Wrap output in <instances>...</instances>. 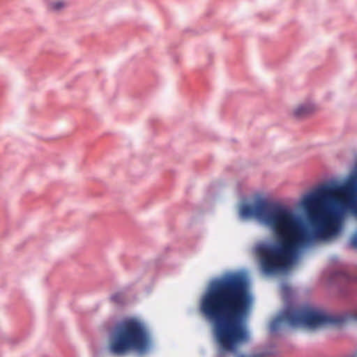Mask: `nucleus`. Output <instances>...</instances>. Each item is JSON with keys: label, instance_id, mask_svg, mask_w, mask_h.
<instances>
[{"label": "nucleus", "instance_id": "obj_6", "mask_svg": "<svg viewBox=\"0 0 357 357\" xmlns=\"http://www.w3.org/2000/svg\"><path fill=\"white\" fill-rule=\"evenodd\" d=\"M350 245L352 248L357 250V231H355L350 238Z\"/></svg>", "mask_w": 357, "mask_h": 357}, {"label": "nucleus", "instance_id": "obj_5", "mask_svg": "<svg viewBox=\"0 0 357 357\" xmlns=\"http://www.w3.org/2000/svg\"><path fill=\"white\" fill-rule=\"evenodd\" d=\"M66 3L62 1L58 0L50 3V8L52 10L58 11L64 8Z\"/></svg>", "mask_w": 357, "mask_h": 357}, {"label": "nucleus", "instance_id": "obj_1", "mask_svg": "<svg viewBox=\"0 0 357 357\" xmlns=\"http://www.w3.org/2000/svg\"><path fill=\"white\" fill-rule=\"evenodd\" d=\"M250 303L248 283L240 273H229L212 281L202 296V313L213 322V335L221 354H236L249 342L243 323Z\"/></svg>", "mask_w": 357, "mask_h": 357}, {"label": "nucleus", "instance_id": "obj_8", "mask_svg": "<svg viewBox=\"0 0 357 357\" xmlns=\"http://www.w3.org/2000/svg\"><path fill=\"white\" fill-rule=\"evenodd\" d=\"M112 299H114V300L115 299V296H112Z\"/></svg>", "mask_w": 357, "mask_h": 357}, {"label": "nucleus", "instance_id": "obj_4", "mask_svg": "<svg viewBox=\"0 0 357 357\" xmlns=\"http://www.w3.org/2000/svg\"><path fill=\"white\" fill-rule=\"evenodd\" d=\"M316 109V106L312 103L299 105L294 109L293 115L296 118H303L314 112Z\"/></svg>", "mask_w": 357, "mask_h": 357}, {"label": "nucleus", "instance_id": "obj_3", "mask_svg": "<svg viewBox=\"0 0 357 357\" xmlns=\"http://www.w3.org/2000/svg\"><path fill=\"white\" fill-rule=\"evenodd\" d=\"M333 281H340L349 284H357V274H350L343 269L335 271L332 276Z\"/></svg>", "mask_w": 357, "mask_h": 357}, {"label": "nucleus", "instance_id": "obj_2", "mask_svg": "<svg viewBox=\"0 0 357 357\" xmlns=\"http://www.w3.org/2000/svg\"><path fill=\"white\" fill-rule=\"evenodd\" d=\"M151 347V337L144 322L135 317L126 318L117 323L111 334L109 351L124 356L131 351L145 354Z\"/></svg>", "mask_w": 357, "mask_h": 357}, {"label": "nucleus", "instance_id": "obj_7", "mask_svg": "<svg viewBox=\"0 0 357 357\" xmlns=\"http://www.w3.org/2000/svg\"><path fill=\"white\" fill-rule=\"evenodd\" d=\"M264 355L263 354H253L250 355L241 354L238 357H264Z\"/></svg>", "mask_w": 357, "mask_h": 357}]
</instances>
